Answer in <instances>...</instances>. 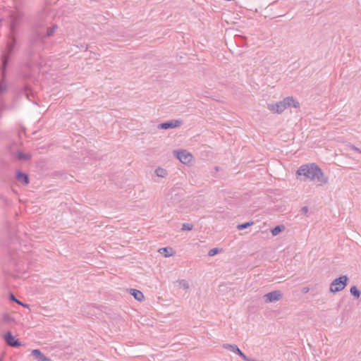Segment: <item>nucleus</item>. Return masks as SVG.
<instances>
[{"mask_svg":"<svg viewBox=\"0 0 361 361\" xmlns=\"http://www.w3.org/2000/svg\"><path fill=\"white\" fill-rule=\"evenodd\" d=\"M297 176H302L301 180L306 181H316L319 185H323L328 183L329 179L324 175L322 170L314 163L303 164L296 171Z\"/></svg>","mask_w":361,"mask_h":361,"instance_id":"1","label":"nucleus"},{"mask_svg":"<svg viewBox=\"0 0 361 361\" xmlns=\"http://www.w3.org/2000/svg\"><path fill=\"white\" fill-rule=\"evenodd\" d=\"M293 106L295 109H299L300 103L296 101L293 97H287L282 101L275 104H269L268 109L271 111H276V113H281L287 108Z\"/></svg>","mask_w":361,"mask_h":361,"instance_id":"2","label":"nucleus"},{"mask_svg":"<svg viewBox=\"0 0 361 361\" xmlns=\"http://www.w3.org/2000/svg\"><path fill=\"white\" fill-rule=\"evenodd\" d=\"M348 280V277L345 275L335 279L330 284V292L336 293L341 291L346 287Z\"/></svg>","mask_w":361,"mask_h":361,"instance_id":"3","label":"nucleus"},{"mask_svg":"<svg viewBox=\"0 0 361 361\" xmlns=\"http://www.w3.org/2000/svg\"><path fill=\"white\" fill-rule=\"evenodd\" d=\"M173 153L184 164H190L193 160L192 154L185 149L174 150Z\"/></svg>","mask_w":361,"mask_h":361,"instance_id":"4","label":"nucleus"},{"mask_svg":"<svg viewBox=\"0 0 361 361\" xmlns=\"http://www.w3.org/2000/svg\"><path fill=\"white\" fill-rule=\"evenodd\" d=\"M223 348L238 355L245 361H253L252 358L245 355L235 344L224 343Z\"/></svg>","mask_w":361,"mask_h":361,"instance_id":"5","label":"nucleus"},{"mask_svg":"<svg viewBox=\"0 0 361 361\" xmlns=\"http://www.w3.org/2000/svg\"><path fill=\"white\" fill-rule=\"evenodd\" d=\"M283 298L281 290H274L264 295L263 298L266 303L273 302L280 300Z\"/></svg>","mask_w":361,"mask_h":361,"instance_id":"6","label":"nucleus"},{"mask_svg":"<svg viewBox=\"0 0 361 361\" xmlns=\"http://www.w3.org/2000/svg\"><path fill=\"white\" fill-rule=\"evenodd\" d=\"M4 339L8 345L11 347H18L21 345V343L18 339H16L10 331L6 332L4 334Z\"/></svg>","mask_w":361,"mask_h":361,"instance_id":"7","label":"nucleus"},{"mask_svg":"<svg viewBox=\"0 0 361 361\" xmlns=\"http://www.w3.org/2000/svg\"><path fill=\"white\" fill-rule=\"evenodd\" d=\"M181 121L179 120H171L166 122L160 123L158 126L159 129H169L179 126L181 124Z\"/></svg>","mask_w":361,"mask_h":361,"instance_id":"8","label":"nucleus"},{"mask_svg":"<svg viewBox=\"0 0 361 361\" xmlns=\"http://www.w3.org/2000/svg\"><path fill=\"white\" fill-rule=\"evenodd\" d=\"M15 44H16V41L13 39V41L7 45V54L4 56V59H3V64H4V67L6 66L9 56L13 51V50L15 47Z\"/></svg>","mask_w":361,"mask_h":361,"instance_id":"9","label":"nucleus"},{"mask_svg":"<svg viewBox=\"0 0 361 361\" xmlns=\"http://www.w3.org/2000/svg\"><path fill=\"white\" fill-rule=\"evenodd\" d=\"M31 355L38 361H48L49 360L39 349L32 350Z\"/></svg>","mask_w":361,"mask_h":361,"instance_id":"10","label":"nucleus"},{"mask_svg":"<svg viewBox=\"0 0 361 361\" xmlns=\"http://www.w3.org/2000/svg\"><path fill=\"white\" fill-rule=\"evenodd\" d=\"M16 179L20 182L21 183H23V185H27L29 183V177L25 173H23L21 171H18L16 173Z\"/></svg>","mask_w":361,"mask_h":361,"instance_id":"11","label":"nucleus"},{"mask_svg":"<svg viewBox=\"0 0 361 361\" xmlns=\"http://www.w3.org/2000/svg\"><path fill=\"white\" fill-rule=\"evenodd\" d=\"M158 252L163 255L164 257H171L174 254L173 248L170 247H161L159 249Z\"/></svg>","mask_w":361,"mask_h":361,"instance_id":"12","label":"nucleus"},{"mask_svg":"<svg viewBox=\"0 0 361 361\" xmlns=\"http://www.w3.org/2000/svg\"><path fill=\"white\" fill-rule=\"evenodd\" d=\"M130 293L133 295L134 298L137 300V301H142L144 300V295L143 293L136 289H130Z\"/></svg>","mask_w":361,"mask_h":361,"instance_id":"13","label":"nucleus"},{"mask_svg":"<svg viewBox=\"0 0 361 361\" xmlns=\"http://www.w3.org/2000/svg\"><path fill=\"white\" fill-rule=\"evenodd\" d=\"M285 226L283 225H279L275 226L274 228L271 230V233L273 236H276L279 234L282 231L285 230Z\"/></svg>","mask_w":361,"mask_h":361,"instance_id":"14","label":"nucleus"},{"mask_svg":"<svg viewBox=\"0 0 361 361\" xmlns=\"http://www.w3.org/2000/svg\"><path fill=\"white\" fill-rule=\"evenodd\" d=\"M155 173L158 177H161V178H164L168 175L167 171L161 167H158L155 170Z\"/></svg>","mask_w":361,"mask_h":361,"instance_id":"15","label":"nucleus"},{"mask_svg":"<svg viewBox=\"0 0 361 361\" xmlns=\"http://www.w3.org/2000/svg\"><path fill=\"white\" fill-rule=\"evenodd\" d=\"M350 293L357 299L360 298L361 293L360 290L355 286H353L350 288Z\"/></svg>","mask_w":361,"mask_h":361,"instance_id":"16","label":"nucleus"},{"mask_svg":"<svg viewBox=\"0 0 361 361\" xmlns=\"http://www.w3.org/2000/svg\"><path fill=\"white\" fill-rule=\"evenodd\" d=\"M16 158L18 160H28V159H30V156L29 154H24L23 152H22L20 151H18L16 153Z\"/></svg>","mask_w":361,"mask_h":361,"instance_id":"17","label":"nucleus"},{"mask_svg":"<svg viewBox=\"0 0 361 361\" xmlns=\"http://www.w3.org/2000/svg\"><path fill=\"white\" fill-rule=\"evenodd\" d=\"M253 224H254V222L252 221H248V222H246L244 224H238L237 226V228L238 230H243V229L248 228L249 226H252Z\"/></svg>","mask_w":361,"mask_h":361,"instance_id":"18","label":"nucleus"},{"mask_svg":"<svg viewBox=\"0 0 361 361\" xmlns=\"http://www.w3.org/2000/svg\"><path fill=\"white\" fill-rule=\"evenodd\" d=\"M57 27H58V26L56 25H53L51 27H49L47 29L46 35L47 37H50V36L53 35V34L55 32Z\"/></svg>","mask_w":361,"mask_h":361,"instance_id":"19","label":"nucleus"},{"mask_svg":"<svg viewBox=\"0 0 361 361\" xmlns=\"http://www.w3.org/2000/svg\"><path fill=\"white\" fill-rule=\"evenodd\" d=\"M193 228V225L189 223H184L183 224L182 230L183 231H191Z\"/></svg>","mask_w":361,"mask_h":361,"instance_id":"20","label":"nucleus"},{"mask_svg":"<svg viewBox=\"0 0 361 361\" xmlns=\"http://www.w3.org/2000/svg\"><path fill=\"white\" fill-rule=\"evenodd\" d=\"M179 285L183 287L184 289H188L189 288V283L187 281L182 279L178 281Z\"/></svg>","mask_w":361,"mask_h":361,"instance_id":"21","label":"nucleus"},{"mask_svg":"<svg viewBox=\"0 0 361 361\" xmlns=\"http://www.w3.org/2000/svg\"><path fill=\"white\" fill-rule=\"evenodd\" d=\"M219 250L218 248H212L209 251L208 255L210 257H213L215 255H216L217 253H219Z\"/></svg>","mask_w":361,"mask_h":361,"instance_id":"22","label":"nucleus"},{"mask_svg":"<svg viewBox=\"0 0 361 361\" xmlns=\"http://www.w3.org/2000/svg\"><path fill=\"white\" fill-rule=\"evenodd\" d=\"M3 319L4 322H10L11 321V318L9 314H5L3 317Z\"/></svg>","mask_w":361,"mask_h":361,"instance_id":"23","label":"nucleus"},{"mask_svg":"<svg viewBox=\"0 0 361 361\" xmlns=\"http://www.w3.org/2000/svg\"><path fill=\"white\" fill-rule=\"evenodd\" d=\"M301 214H306L308 212V207H303L301 208Z\"/></svg>","mask_w":361,"mask_h":361,"instance_id":"24","label":"nucleus"},{"mask_svg":"<svg viewBox=\"0 0 361 361\" xmlns=\"http://www.w3.org/2000/svg\"><path fill=\"white\" fill-rule=\"evenodd\" d=\"M309 290H310V288L308 287H304V288H302L301 291L302 293L305 294V293H307L309 292Z\"/></svg>","mask_w":361,"mask_h":361,"instance_id":"25","label":"nucleus"},{"mask_svg":"<svg viewBox=\"0 0 361 361\" xmlns=\"http://www.w3.org/2000/svg\"><path fill=\"white\" fill-rule=\"evenodd\" d=\"M10 300H12V301H15L17 300V299L16 298L15 295L13 294H11L10 295Z\"/></svg>","mask_w":361,"mask_h":361,"instance_id":"26","label":"nucleus"},{"mask_svg":"<svg viewBox=\"0 0 361 361\" xmlns=\"http://www.w3.org/2000/svg\"><path fill=\"white\" fill-rule=\"evenodd\" d=\"M16 302H17V303H18V304H19V305H23V307H28V305H25V304H23L22 302H20V300H16Z\"/></svg>","mask_w":361,"mask_h":361,"instance_id":"27","label":"nucleus"},{"mask_svg":"<svg viewBox=\"0 0 361 361\" xmlns=\"http://www.w3.org/2000/svg\"><path fill=\"white\" fill-rule=\"evenodd\" d=\"M353 149L354 150H355V151H357V152H358L361 153V151H360V149H358L357 147H356L353 146Z\"/></svg>","mask_w":361,"mask_h":361,"instance_id":"28","label":"nucleus"},{"mask_svg":"<svg viewBox=\"0 0 361 361\" xmlns=\"http://www.w3.org/2000/svg\"><path fill=\"white\" fill-rule=\"evenodd\" d=\"M252 360L253 361H257V360H254V359H252Z\"/></svg>","mask_w":361,"mask_h":361,"instance_id":"29","label":"nucleus"}]
</instances>
